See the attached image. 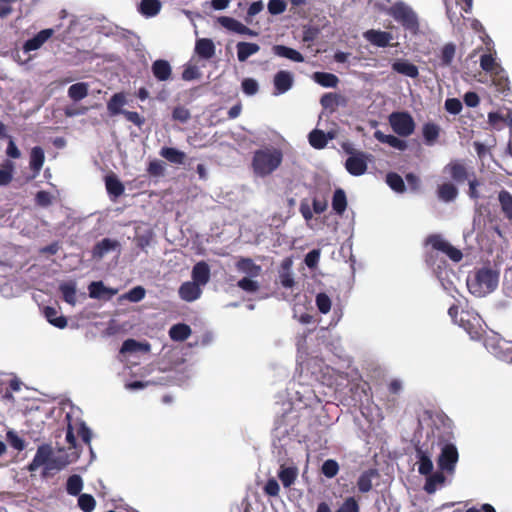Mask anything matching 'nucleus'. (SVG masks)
Segmentation results:
<instances>
[{
    "label": "nucleus",
    "mask_w": 512,
    "mask_h": 512,
    "mask_svg": "<svg viewBox=\"0 0 512 512\" xmlns=\"http://www.w3.org/2000/svg\"><path fill=\"white\" fill-rule=\"evenodd\" d=\"M499 283V273L491 268L478 269L473 277H468L467 288L475 297H485L496 290Z\"/></svg>",
    "instance_id": "f257e3e1"
},
{
    "label": "nucleus",
    "mask_w": 512,
    "mask_h": 512,
    "mask_svg": "<svg viewBox=\"0 0 512 512\" xmlns=\"http://www.w3.org/2000/svg\"><path fill=\"white\" fill-rule=\"evenodd\" d=\"M283 155L279 149L264 148L254 152L252 168L256 175L265 177L275 171L282 162Z\"/></svg>",
    "instance_id": "f03ea898"
},
{
    "label": "nucleus",
    "mask_w": 512,
    "mask_h": 512,
    "mask_svg": "<svg viewBox=\"0 0 512 512\" xmlns=\"http://www.w3.org/2000/svg\"><path fill=\"white\" fill-rule=\"evenodd\" d=\"M425 244L430 246L432 250L426 253V262L431 265L434 264L433 251L442 253L456 263L460 262L463 258L461 250L452 246L441 234H430L426 238Z\"/></svg>",
    "instance_id": "7ed1b4c3"
},
{
    "label": "nucleus",
    "mask_w": 512,
    "mask_h": 512,
    "mask_svg": "<svg viewBox=\"0 0 512 512\" xmlns=\"http://www.w3.org/2000/svg\"><path fill=\"white\" fill-rule=\"evenodd\" d=\"M386 13L393 17V19L400 23L406 30L415 32L419 28L416 13L404 2H396L387 9Z\"/></svg>",
    "instance_id": "20e7f679"
},
{
    "label": "nucleus",
    "mask_w": 512,
    "mask_h": 512,
    "mask_svg": "<svg viewBox=\"0 0 512 512\" xmlns=\"http://www.w3.org/2000/svg\"><path fill=\"white\" fill-rule=\"evenodd\" d=\"M389 124L394 133L401 137L410 136L415 130V121L408 112H393L389 115Z\"/></svg>",
    "instance_id": "39448f33"
},
{
    "label": "nucleus",
    "mask_w": 512,
    "mask_h": 512,
    "mask_svg": "<svg viewBox=\"0 0 512 512\" xmlns=\"http://www.w3.org/2000/svg\"><path fill=\"white\" fill-rule=\"evenodd\" d=\"M458 460L459 453L456 446L452 443H446L441 448V452L437 459V465L440 470L448 474H453Z\"/></svg>",
    "instance_id": "423d86ee"
},
{
    "label": "nucleus",
    "mask_w": 512,
    "mask_h": 512,
    "mask_svg": "<svg viewBox=\"0 0 512 512\" xmlns=\"http://www.w3.org/2000/svg\"><path fill=\"white\" fill-rule=\"evenodd\" d=\"M345 151L352 156L345 161V168L353 176H361L366 173L368 155L364 152L355 153L354 149L344 147Z\"/></svg>",
    "instance_id": "0eeeda50"
},
{
    "label": "nucleus",
    "mask_w": 512,
    "mask_h": 512,
    "mask_svg": "<svg viewBox=\"0 0 512 512\" xmlns=\"http://www.w3.org/2000/svg\"><path fill=\"white\" fill-rule=\"evenodd\" d=\"M444 173H447L449 177L458 184L469 180L470 176L472 175L469 172L466 163L459 159L451 160L444 167Z\"/></svg>",
    "instance_id": "6e6552de"
},
{
    "label": "nucleus",
    "mask_w": 512,
    "mask_h": 512,
    "mask_svg": "<svg viewBox=\"0 0 512 512\" xmlns=\"http://www.w3.org/2000/svg\"><path fill=\"white\" fill-rule=\"evenodd\" d=\"M459 326L462 327L472 339L478 340L482 336V327L480 324V317L478 315H472L469 312L462 314Z\"/></svg>",
    "instance_id": "1a4fd4ad"
},
{
    "label": "nucleus",
    "mask_w": 512,
    "mask_h": 512,
    "mask_svg": "<svg viewBox=\"0 0 512 512\" xmlns=\"http://www.w3.org/2000/svg\"><path fill=\"white\" fill-rule=\"evenodd\" d=\"M53 455V450L50 445L42 444L37 448L36 454L33 460L28 465L29 471H36L40 466L48 467V464L51 462V457Z\"/></svg>",
    "instance_id": "9d476101"
},
{
    "label": "nucleus",
    "mask_w": 512,
    "mask_h": 512,
    "mask_svg": "<svg viewBox=\"0 0 512 512\" xmlns=\"http://www.w3.org/2000/svg\"><path fill=\"white\" fill-rule=\"evenodd\" d=\"M54 35L52 28H47L39 31L33 38L28 39L23 44V51L25 53L40 49L43 44Z\"/></svg>",
    "instance_id": "9b49d317"
},
{
    "label": "nucleus",
    "mask_w": 512,
    "mask_h": 512,
    "mask_svg": "<svg viewBox=\"0 0 512 512\" xmlns=\"http://www.w3.org/2000/svg\"><path fill=\"white\" fill-rule=\"evenodd\" d=\"M364 38L369 41L372 45L385 48L389 46L393 36L390 32L370 29L363 34Z\"/></svg>",
    "instance_id": "f8f14e48"
},
{
    "label": "nucleus",
    "mask_w": 512,
    "mask_h": 512,
    "mask_svg": "<svg viewBox=\"0 0 512 512\" xmlns=\"http://www.w3.org/2000/svg\"><path fill=\"white\" fill-rule=\"evenodd\" d=\"M274 95H280L291 89L293 86V75L285 70L278 71L273 79Z\"/></svg>",
    "instance_id": "ddd939ff"
},
{
    "label": "nucleus",
    "mask_w": 512,
    "mask_h": 512,
    "mask_svg": "<svg viewBox=\"0 0 512 512\" xmlns=\"http://www.w3.org/2000/svg\"><path fill=\"white\" fill-rule=\"evenodd\" d=\"M179 296L186 302H193L200 298L202 290L198 284L193 281H187L179 287Z\"/></svg>",
    "instance_id": "4468645a"
},
{
    "label": "nucleus",
    "mask_w": 512,
    "mask_h": 512,
    "mask_svg": "<svg viewBox=\"0 0 512 512\" xmlns=\"http://www.w3.org/2000/svg\"><path fill=\"white\" fill-rule=\"evenodd\" d=\"M153 76L160 82H165L172 77V68L167 60L158 59L152 63Z\"/></svg>",
    "instance_id": "2eb2a0df"
},
{
    "label": "nucleus",
    "mask_w": 512,
    "mask_h": 512,
    "mask_svg": "<svg viewBox=\"0 0 512 512\" xmlns=\"http://www.w3.org/2000/svg\"><path fill=\"white\" fill-rule=\"evenodd\" d=\"M192 281L199 286L206 285L210 280V267L205 261L197 262L192 268Z\"/></svg>",
    "instance_id": "dca6fc26"
},
{
    "label": "nucleus",
    "mask_w": 512,
    "mask_h": 512,
    "mask_svg": "<svg viewBox=\"0 0 512 512\" xmlns=\"http://www.w3.org/2000/svg\"><path fill=\"white\" fill-rule=\"evenodd\" d=\"M359 504L354 497L346 498L336 512H359ZM316 512H332L326 502H320Z\"/></svg>",
    "instance_id": "f3484780"
},
{
    "label": "nucleus",
    "mask_w": 512,
    "mask_h": 512,
    "mask_svg": "<svg viewBox=\"0 0 512 512\" xmlns=\"http://www.w3.org/2000/svg\"><path fill=\"white\" fill-rule=\"evenodd\" d=\"M46 320L53 326L64 329L67 326V318L60 314L59 310L52 306H46L43 309Z\"/></svg>",
    "instance_id": "a211bd4d"
},
{
    "label": "nucleus",
    "mask_w": 512,
    "mask_h": 512,
    "mask_svg": "<svg viewBox=\"0 0 512 512\" xmlns=\"http://www.w3.org/2000/svg\"><path fill=\"white\" fill-rule=\"evenodd\" d=\"M374 137L381 143L388 144L389 146L399 150L405 151L408 147L407 142L394 135H386L380 130L374 132Z\"/></svg>",
    "instance_id": "6ab92c4d"
},
{
    "label": "nucleus",
    "mask_w": 512,
    "mask_h": 512,
    "mask_svg": "<svg viewBox=\"0 0 512 512\" xmlns=\"http://www.w3.org/2000/svg\"><path fill=\"white\" fill-rule=\"evenodd\" d=\"M392 70L410 78H417L419 76L418 67L407 60L395 61L392 64Z\"/></svg>",
    "instance_id": "aec40b11"
},
{
    "label": "nucleus",
    "mask_w": 512,
    "mask_h": 512,
    "mask_svg": "<svg viewBox=\"0 0 512 512\" xmlns=\"http://www.w3.org/2000/svg\"><path fill=\"white\" fill-rule=\"evenodd\" d=\"M59 291L66 303L75 305L77 295V285L75 281L69 280L61 282L59 284Z\"/></svg>",
    "instance_id": "412c9836"
},
{
    "label": "nucleus",
    "mask_w": 512,
    "mask_h": 512,
    "mask_svg": "<svg viewBox=\"0 0 512 512\" xmlns=\"http://www.w3.org/2000/svg\"><path fill=\"white\" fill-rule=\"evenodd\" d=\"M416 458L418 465V472L421 475H429L433 471V462L431 460L430 455L422 450L421 448H416Z\"/></svg>",
    "instance_id": "4be33fe9"
},
{
    "label": "nucleus",
    "mask_w": 512,
    "mask_h": 512,
    "mask_svg": "<svg viewBox=\"0 0 512 512\" xmlns=\"http://www.w3.org/2000/svg\"><path fill=\"white\" fill-rule=\"evenodd\" d=\"M272 51L275 55L283 58H287L294 62H304V56L297 50L290 48L285 45H274Z\"/></svg>",
    "instance_id": "5701e85b"
},
{
    "label": "nucleus",
    "mask_w": 512,
    "mask_h": 512,
    "mask_svg": "<svg viewBox=\"0 0 512 512\" xmlns=\"http://www.w3.org/2000/svg\"><path fill=\"white\" fill-rule=\"evenodd\" d=\"M195 52L203 59H211L215 55V45L209 38H201L196 41Z\"/></svg>",
    "instance_id": "b1692460"
},
{
    "label": "nucleus",
    "mask_w": 512,
    "mask_h": 512,
    "mask_svg": "<svg viewBox=\"0 0 512 512\" xmlns=\"http://www.w3.org/2000/svg\"><path fill=\"white\" fill-rule=\"evenodd\" d=\"M105 185L107 193L112 200H116L124 193V185L115 175L106 176Z\"/></svg>",
    "instance_id": "393cba45"
},
{
    "label": "nucleus",
    "mask_w": 512,
    "mask_h": 512,
    "mask_svg": "<svg viewBox=\"0 0 512 512\" xmlns=\"http://www.w3.org/2000/svg\"><path fill=\"white\" fill-rule=\"evenodd\" d=\"M488 123L489 125L496 129L500 130L505 125L512 124V113L508 111L505 115L500 112H489L488 113Z\"/></svg>",
    "instance_id": "a878e982"
},
{
    "label": "nucleus",
    "mask_w": 512,
    "mask_h": 512,
    "mask_svg": "<svg viewBox=\"0 0 512 512\" xmlns=\"http://www.w3.org/2000/svg\"><path fill=\"white\" fill-rule=\"evenodd\" d=\"M331 133L326 134L324 131L319 129L312 130L308 135L310 145L315 149H323L326 147L328 140L332 139Z\"/></svg>",
    "instance_id": "bb28decb"
},
{
    "label": "nucleus",
    "mask_w": 512,
    "mask_h": 512,
    "mask_svg": "<svg viewBox=\"0 0 512 512\" xmlns=\"http://www.w3.org/2000/svg\"><path fill=\"white\" fill-rule=\"evenodd\" d=\"M441 128L438 124L433 122H427L422 127V135L424 142L428 146H432L436 143L440 136Z\"/></svg>",
    "instance_id": "cd10ccee"
},
{
    "label": "nucleus",
    "mask_w": 512,
    "mask_h": 512,
    "mask_svg": "<svg viewBox=\"0 0 512 512\" xmlns=\"http://www.w3.org/2000/svg\"><path fill=\"white\" fill-rule=\"evenodd\" d=\"M236 268L249 277H257L261 273V267L256 265L251 258H240L236 263Z\"/></svg>",
    "instance_id": "c85d7f7f"
},
{
    "label": "nucleus",
    "mask_w": 512,
    "mask_h": 512,
    "mask_svg": "<svg viewBox=\"0 0 512 512\" xmlns=\"http://www.w3.org/2000/svg\"><path fill=\"white\" fill-rule=\"evenodd\" d=\"M237 58L240 62H245L250 56L256 54L260 50V46L251 42H238Z\"/></svg>",
    "instance_id": "c756f323"
},
{
    "label": "nucleus",
    "mask_w": 512,
    "mask_h": 512,
    "mask_svg": "<svg viewBox=\"0 0 512 512\" xmlns=\"http://www.w3.org/2000/svg\"><path fill=\"white\" fill-rule=\"evenodd\" d=\"M491 78L492 84L496 87L498 92L504 93L509 89V79L502 66L491 73Z\"/></svg>",
    "instance_id": "7c9ffc66"
},
{
    "label": "nucleus",
    "mask_w": 512,
    "mask_h": 512,
    "mask_svg": "<svg viewBox=\"0 0 512 512\" xmlns=\"http://www.w3.org/2000/svg\"><path fill=\"white\" fill-rule=\"evenodd\" d=\"M159 154L172 164L181 165L186 159V154L174 147H162Z\"/></svg>",
    "instance_id": "2f4dec72"
},
{
    "label": "nucleus",
    "mask_w": 512,
    "mask_h": 512,
    "mask_svg": "<svg viewBox=\"0 0 512 512\" xmlns=\"http://www.w3.org/2000/svg\"><path fill=\"white\" fill-rule=\"evenodd\" d=\"M437 196L441 201L451 202L458 196V189L453 183L445 182L438 186Z\"/></svg>",
    "instance_id": "473e14b6"
},
{
    "label": "nucleus",
    "mask_w": 512,
    "mask_h": 512,
    "mask_svg": "<svg viewBox=\"0 0 512 512\" xmlns=\"http://www.w3.org/2000/svg\"><path fill=\"white\" fill-rule=\"evenodd\" d=\"M498 201L505 218L512 222V194L505 189L498 193Z\"/></svg>",
    "instance_id": "72a5a7b5"
},
{
    "label": "nucleus",
    "mask_w": 512,
    "mask_h": 512,
    "mask_svg": "<svg viewBox=\"0 0 512 512\" xmlns=\"http://www.w3.org/2000/svg\"><path fill=\"white\" fill-rule=\"evenodd\" d=\"M443 472L444 471L441 470V471L427 475L428 477H427L425 485H424V490L428 494L434 493L437 490V487L439 485H442L445 483L446 477L443 474Z\"/></svg>",
    "instance_id": "f704fd0d"
},
{
    "label": "nucleus",
    "mask_w": 512,
    "mask_h": 512,
    "mask_svg": "<svg viewBox=\"0 0 512 512\" xmlns=\"http://www.w3.org/2000/svg\"><path fill=\"white\" fill-rule=\"evenodd\" d=\"M191 333L190 326L185 323L175 324L169 330V336L174 341H185Z\"/></svg>",
    "instance_id": "c9c22d12"
},
{
    "label": "nucleus",
    "mask_w": 512,
    "mask_h": 512,
    "mask_svg": "<svg viewBox=\"0 0 512 512\" xmlns=\"http://www.w3.org/2000/svg\"><path fill=\"white\" fill-rule=\"evenodd\" d=\"M313 79L316 83L326 88H335L339 83L338 77L328 72H315Z\"/></svg>",
    "instance_id": "e433bc0d"
},
{
    "label": "nucleus",
    "mask_w": 512,
    "mask_h": 512,
    "mask_svg": "<svg viewBox=\"0 0 512 512\" xmlns=\"http://www.w3.org/2000/svg\"><path fill=\"white\" fill-rule=\"evenodd\" d=\"M332 208L338 215H342L347 208V198L345 191L341 188H337L334 191L332 198Z\"/></svg>",
    "instance_id": "4c0bfd02"
},
{
    "label": "nucleus",
    "mask_w": 512,
    "mask_h": 512,
    "mask_svg": "<svg viewBox=\"0 0 512 512\" xmlns=\"http://www.w3.org/2000/svg\"><path fill=\"white\" fill-rule=\"evenodd\" d=\"M161 9V2L159 0H141L139 11L146 17L156 16Z\"/></svg>",
    "instance_id": "58836bf2"
},
{
    "label": "nucleus",
    "mask_w": 512,
    "mask_h": 512,
    "mask_svg": "<svg viewBox=\"0 0 512 512\" xmlns=\"http://www.w3.org/2000/svg\"><path fill=\"white\" fill-rule=\"evenodd\" d=\"M377 476V471L369 469L364 471L357 480L358 490L362 493H367L372 489V478Z\"/></svg>",
    "instance_id": "ea45409f"
},
{
    "label": "nucleus",
    "mask_w": 512,
    "mask_h": 512,
    "mask_svg": "<svg viewBox=\"0 0 512 512\" xmlns=\"http://www.w3.org/2000/svg\"><path fill=\"white\" fill-rule=\"evenodd\" d=\"M116 252L118 256L120 254V243L117 240L105 238L101 242H98V258L109 252Z\"/></svg>",
    "instance_id": "a19ab883"
},
{
    "label": "nucleus",
    "mask_w": 512,
    "mask_h": 512,
    "mask_svg": "<svg viewBox=\"0 0 512 512\" xmlns=\"http://www.w3.org/2000/svg\"><path fill=\"white\" fill-rule=\"evenodd\" d=\"M297 468L281 466L278 477L285 488L290 487L297 478Z\"/></svg>",
    "instance_id": "79ce46f5"
},
{
    "label": "nucleus",
    "mask_w": 512,
    "mask_h": 512,
    "mask_svg": "<svg viewBox=\"0 0 512 512\" xmlns=\"http://www.w3.org/2000/svg\"><path fill=\"white\" fill-rule=\"evenodd\" d=\"M44 160L45 156L43 149L39 146L32 148L30 154V168L34 172L38 173L41 170L44 164Z\"/></svg>",
    "instance_id": "37998d69"
},
{
    "label": "nucleus",
    "mask_w": 512,
    "mask_h": 512,
    "mask_svg": "<svg viewBox=\"0 0 512 512\" xmlns=\"http://www.w3.org/2000/svg\"><path fill=\"white\" fill-rule=\"evenodd\" d=\"M126 99L123 93L114 94L108 102V110L111 115L122 114V107L125 105Z\"/></svg>",
    "instance_id": "c03bdc74"
},
{
    "label": "nucleus",
    "mask_w": 512,
    "mask_h": 512,
    "mask_svg": "<svg viewBox=\"0 0 512 512\" xmlns=\"http://www.w3.org/2000/svg\"><path fill=\"white\" fill-rule=\"evenodd\" d=\"M88 95V84L84 82H79L73 84L68 89V96L73 101H80Z\"/></svg>",
    "instance_id": "a18cd8bd"
},
{
    "label": "nucleus",
    "mask_w": 512,
    "mask_h": 512,
    "mask_svg": "<svg viewBox=\"0 0 512 512\" xmlns=\"http://www.w3.org/2000/svg\"><path fill=\"white\" fill-rule=\"evenodd\" d=\"M386 183L393 191L397 193H403L406 190V186L402 177L396 172L387 173Z\"/></svg>",
    "instance_id": "49530a36"
},
{
    "label": "nucleus",
    "mask_w": 512,
    "mask_h": 512,
    "mask_svg": "<svg viewBox=\"0 0 512 512\" xmlns=\"http://www.w3.org/2000/svg\"><path fill=\"white\" fill-rule=\"evenodd\" d=\"M82 488H83V481L79 475L73 474L68 477L67 483H66V491L68 494H70L72 496H77L80 494Z\"/></svg>",
    "instance_id": "de8ad7c7"
},
{
    "label": "nucleus",
    "mask_w": 512,
    "mask_h": 512,
    "mask_svg": "<svg viewBox=\"0 0 512 512\" xmlns=\"http://www.w3.org/2000/svg\"><path fill=\"white\" fill-rule=\"evenodd\" d=\"M148 351L149 345L148 344H141L140 342L134 340V339H127L123 342L122 347L120 349V352L125 353H133L137 351Z\"/></svg>",
    "instance_id": "09e8293b"
},
{
    "label": "nucleus",
    "mask_w": 512,
    "mask_h": 512,
    "mask_svg": "<svg viewBox=\"0 0 512 512\" xmlns=\"http://www.w3.org/2000/svg\"><path fill=\"white\" fill-rule=\"evenodd\" d=\"M456 53V47L453 43H447L443 46L441 50L440 60L442 66H449Z\"/></svg>",
    "instance_id": "8fccbe9b"
},
{
    "label": "nucleus",
    "mask_w": 512,
    "mask_h": 512,
    "mask_svg": "<svg viewBox=\"0 0 512 512\" xmlns=\"http://www.w3.org/2000/svg\"><path fill=\"white\" fill-rule=\"evenodd\" d=\"M339 464L336 460L334 459H327L326 461L323 462L322 464V467H321V473L331 479V478H334L338 472H339Z\"/></svg>",
    "instance_id": "3c124183"
},
{
    "label": "nucleus",
    "mask_w": 512,
    "mask_h": 512,
    "mask_svg": "<svg viewBox=\"0 0 512 512\" xmlns=\"http://www.w3.org/2000/svg\"><path fill=\"white\" fill-rule=\"evenodd\" d=\"M14 165L11 161L6 160L3 169H0V186H6L13 179Z\"/></svg>",
    "instance_id": "603ef678"
},
{
    "label": "nucleus",
    "mask_w": 512,
    "mask_h": 512,
    "mask_svg": "<svg viewBox=\"0 0 512 512\" xmlns=\"http://www.w3.org/2000/svg\"><path fill=\"white\" fill-rule=\"evenodd\" d=\"M379 400L386 411L393 412L399 406V397L389 392L383 394Z\"/></svg>",
    "instance_id": "864d4df0"
},
{
    "label": "nucleus",
    "mask_w": 512,
    "mask_h": 512,
    "mask_svg": "<svg viewBox=\"0 0 512 512\" xmlns=\"http://www.w3.org/2000/svg\"><path fill=\"white\" fill-rule=\"evenodd\" d=\"M218 23L226 28L227 30H230L235 33H240V29L242 28L243 24L239 22L238 20L228 17V16H221L218 18Z\"/></svg>",
    "instance_id": "5fc2aeb1"
},
{
    "label": "nucleus",
    "mask_w": 512,
    "mask_h": 512,
    "mask_svg": "<svg viewBox=\"0 0 512 512\" xmlns=\"http://www.w3.org/2000/svg\"><path fill=\"white\" fill-rule=\"evenodd\" d=\"M96 501L90 494H79L78 506L83 512H92L95 508Z\"/></svg>",
    "instance_id": "6e6d98bb"
},
{
    "label": "nucleus",
    "mask_w": 512,
    "mask_h": 512,
    "mask_svg": "<svg viewBox=\"0 0 512 512\" xmlns=\"http://www.w3.org/2000/svg\"><path fill=\"white\" fill-rule=\"evenodd\" d=\"M501 65L496 63L495 58L491 54H483L480 58V67L488 73L494 72Z\"/></svg>",
    "instance_id": "4d7b16f0"
},
{
    "label": "nucleus",
    "mask_w": 512,
    "mask_h": 512,
    "mask_svg": "<svg viewBox=\"0 0 512 512\" xmlns=\"http://www.w3.org/2000/svg\"><path fill=\"white\" fill-rule=\"evenodd\" d=\"M69 462L67 459L59 456V457H51V462L48 464V467H45L42 473L43 477H46L50 471L53 470H61L63 469Z\"/></svg>",
    "instance_id": "13d9d810"
},
{
    "label": "nucleus",
    "mask_w": 512,
    "mask_h": 512,
    "mask_svg": "<svg viewBox=\"0 0 512 512\" xmlns=\"http://www.w3.org/2000/svg\"><path fill=\"white\" fill-rule=\"evenodd\" d=\"M146 295V290L142 286H136L129 290L126 294L121 296V298L127 299L130 302L137 303L141 301Z\"/></svg>",
    "instance_id": "bf43d9fd"
},
{
    "label": "nucleus",
    "mask_w": 512,
    "mask_h": 512,
    "mask_svg": "<svg viewBox=\"0 0 512 512\" xmlns=\"http://www.w3.org/2000/svg\"><path fill=\"white\" fill-rule=\"evenodd\" d=\"M237 286L245 292L255 293L259 290V283L251 277H244L237 282Z\"/></svg>",
    "instance_id": "052dcab7"
},
{
    "label": "nucleus",
    "mask_w": 512,
    "mask_h": 512,
    "mask_svg": "<svg viewBox=\"0 0 512 512\" xmlns=\"http://www.w3.org/2000/svg\"><path fill=\"white\" fill-rule=\"evenodd\" d=\"M316 306L322 314H327L331 309V299L325 293H319L316 296Z\"/></svg>",
    "instance_id": "680f3d73"
},
{
    "label": "nucleus",
    "mask_w": 512,
    "mask_h": 512,
    "mask_svg": "<svg viewBox=\"0 0 512 512\" xmlns=\"http://www.w3.org/2000/svg\"><path fill=\"white\" fill-rule=\"evenodd\" d=\"M339 95L335 93H325L320 99L323 108L334 110L338 105Z\"/></svg>",
    "instance_id": "e2e57ef3"
},
{
    "label": "nucleus",
    "mask_w": 512,
    "mask_h": 512,
    "mask_svg": "<svg viewBox=\"0 0 512 512\" xmlns=\"http://www.w3.org/2000/svg\"><path fill=\"white\" fill-rule=\"evenodd\" d=\"M7 441L17 451L25 449V441L14 431L7 432Z\"/></svg>",
    "instance_id": "0e129e2a"
},
{
    "label": "nucleus",
    "mask_w": 512,
    "mask_h": 512,
    "mask_svg": "<svg viewBox=\"0 0 512 512\" xmlns=\"http://www.w3.org/2000/svg\"><path fill=\"white\" fill-rule=\"evenodd\" d=\"M191 117L190 111L184 106H176L172 111L173 120L181 123L187 122Z\"/></svg>",
    "instance_id": "69168bd1"
},
{
    "label": "nucleus",
    "mask_w": 512,
    "mask_h": 512,
    "mask_svg": "<svg viewBox=\"0 0 512 512\" xmlns=\"http://www.w3.org/2000/svg\"><path fill=\"white\" fill-rule=\"evenodd\" d=\"M320 255V249H313L309 251L304 258L306 266L310 269L316 268L320 260Z\"/></svg>",
    "instance_id": "338daca9"
},
{
    "label": "nucleus",
    "mask_w": 512,
    "mask_h": 512,
    "mask_svg": "<svg viewBox=\"0 0 512 512\" xmlns=\"http://www.w3.org/2000/svg\"><path fill=\"white\" fill-rule=\"evenodd\" d=\"M287 3L285 0H269L268 11L272 15H279L285 12Z\"/></svg>",
    "instance_id": "774afa93"
}]
</instances>
